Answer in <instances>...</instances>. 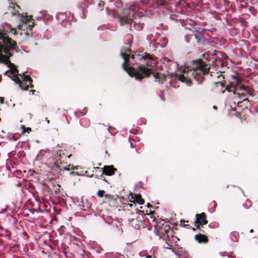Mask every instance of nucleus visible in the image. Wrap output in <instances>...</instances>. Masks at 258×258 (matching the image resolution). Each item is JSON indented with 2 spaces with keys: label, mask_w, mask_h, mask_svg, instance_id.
Here are the masks:
<instances>
[{
  "label": "nucleus",
  "mask_w": 258,
  "mask_h": 258,
  "mask_svg": "<svg viewBox=\"0 0 258 258\" xmlns=\"http://www.w3.org/2000/svg\"><path fill=\"white\" fill-rule=\"evenodd\" d=\"M120 54L124 59L122 67L130 76L135 77L136 80L140 81L144 77L149 76L151 69L148 67L152 66V60L149 54H146L144 56L137 54L131 55V50L128 48H122Z\"/></svg>",
  "instance_id": "f257e3e1"
},
{
  "label": "nucleus",
  "mask_w": 258,
  "mask_h": 258,
  "mask_svg": "<svg viewBox=\"0 0 258 258\" xmlns=\"http://www.w3.org/2000/svg\"><path fill=\"white\" fill-rule=\"evenodd\" d=\"M11 55L7 48H4L0 44V61L4 62L10 68V70L6 71L5 75L9 77L12 78V80L16 83L19 84L20 87L23 90H26L29 87H33L32 80L29 76H23V82L18 77V71L14 63L9 60Z\"/></svg>",
  "instance_id": "f03ea898"
},
{
  "label": "nucleus",
  "mask_w": 258,
  "mask_h": 258,
  "mask_svg": "<svg viewBox=\"0 0 258 258\" xmlns=\"http://www.w3.org/2000/svg\"><path fill=\"white\" fill-rule=\"evenodd\" d=\"M209 67L207 64H204L199 62L198 67L196 69L191 70L185 67L179 71L180 73L176 74V78L182 83H185L187 85H191V78L194 77L199 84L202 82L204 80V75L208 74Z\"/></svg>",
  "instance_id": "7ed1b4c3"
},
{
  "label": "nucleus",
  "mask_w": 258,
  "mask_h": 258,
  "mask_svg": "<svg viewBox=\"0 0 258 258\" xmlns=\"http://www.w3.org/2000/svg\"><path fill=\"white\" fill-rule=\"evenodd\" d=\"M140 9L139 5L134 4L125 9L119 15L118 20L122 26L126 25L130 30H132V25L135 29L141 31L143 28V24L136 19V13Z\"/></svg>",
  "instance_id": "20e7f679"
},
{
  "label": "nucleus",
  "mask_w": 258,
  "mask_h": 258,
  "mask_svg": "<svg viewBox=\"0 0 258 258\" xmlns=\"http://www.w3.org/2000/svg\"><path fill=\"white\" fill-rule=\"evenodd\" d=\"M11 3L12 5L9 7V13L12 14L13 16L18 15L21 21L17 28L20 30H25L29 28L30 30H31L33 23L30 21V18L28 16L20 14L18 11V10L20 9L19 6L15 4H13L12 2Z\"/></svg>",
  "instance_id": "39448f33"
},
{
  "label": "nucleus",
  "mask_w": 258,
  "mask_h": 258,
  "mask_svg": "<svg viewBox=\"0 0 258 258\" xmlns=\"http://www.w3.org/2000/svg\"><path fill=\"white\" fill-rule=\"evenodd\" d=\"M10 32H12L15 35L16 33V29L12 28L11 25L8 23H3L0 27V40L3 41L4 45L1 43L0 44L2 47L7 48L9 50L10 48L14 49L16 45L14 40L6 36L7 33Z\"/></svg>",
  "instance_id": "423d86ee"
},
{
  "label": "nucleus",
  "mask_w": 258,
  "mask_h": 258,
  "mask_svg": "<svg viewBox=\"0 0 258 258\" xmlns=\"http://www.w3.org/2000/svg\"><path fill=\"white\" fill-rule=\"evenodd\" d=\"M155 229L156 234L160 236V239H162L165 242V244L163 245L164 248L170 249L172 246V242L169 235V233L171 232L169 225L167 223L160 222L157 224Z\"/></svg>",
  "instance_id": "0eeeda50"
},
{
  "label": "nucleus",
  "mask_w": 258,
  "mask_h": 258,
  "mask_svg": "<svg viewBox=\"0 0 258 258\" xmlns=\"http://www.w3.org/2000/svg\"><path fill=\"white\" fill-rule=\"evenodd\" d=\"M52 154V157L49 160H52V161H51L52 164H54L55 166L59 167V164L61 162V159L62 158L60 153L58 154L57 151L54 150Z\"/></svg>",
  "instance_id": "6e6552de"
},
{
  "label": "nucleus",
  "mask_w": 258,
  "mask_h": 258,
  "mask_svg": "<svg viewBox=\"0 0 258 258\" xmlns=\"http://www.w3.org/2000/svg\"><path fill=\"white\" fill-rule=\"evenodd\" d=\"M196 217L195 223L197 228H199L200 226L206 225L207 223V221L206 219V215L204 213L197 214Z\"/></svg>",
  "instance_id": "1a4fd4ad"
},
{
  "label": "nucleus",
  "mask_w": 258,
  "mask_h": 258,
  "mask_svg": "<svg viewBox=\"0 0 258 258\" xmlns=\"http://www.w3.org/2000/svg\"><path fill=\"white\" fill-rule=\"evenodd\" d=\"M155 44H158L161 47H164L167 44V38L160 34H156L155 38H154Z\"/></svg>",
  "instance_id": "9d476101"
},
{
  "label": "nucleus",
  "mask_w": 258,
  "mask_h": 258,
  "mask_svg": "<svg viewBox=\"0 0 258 258\" xmlns=\"http://www.w3.org/2000/svg\"><path fill=\"white\" fill-rule=\"evenodd\" d=\"M132 202H136L139 205H143L144 203V201L142 199L141 195L139 194H131Z\"/></svg>",
  "instance_id": "9b49d317"
},
{
  "label": "nucleus",
  "mask_w": 258,
  "mask_h": 258,
  "mask_svg": "<svg viewBox=\"0 0 258 258\" xmlns=\"http://www.w3.org/2000/svg\"><path fill=\"white\" fill-rule=\"evenodd\" d=\"M116 169L112 166H105L103 168V173L106 175H112Z\"/></svg>",
  "instance_id": "f8f14e48"
},
{
  "label": "nucleus",
  "mask_w": 258,
  "mask_h": 258,
  "mask_svg": "<svg viewBox=\"0 0 258 258\" xmlns=\"http://www.w3.org/2000/svg\"><path fill=\"white\" fill-rule=\"evenodd\" d=\"M81 204L79 205L80 209L82 210L86 211L88 210L91 207V204L88 203L86 200L85 201L82 200L81 202Z\"/></svg>",
  "instance_id": "ddd939ff"
},
{
  "label": "nucleus",
  "mask_w": 258,
  "mask_h": 258,
  "mask_svg": "<svg viewBox=\"0 0 258 258\" xmlns=\"http://www.w3.org/2000/svg\"><path fill=\"white\" fill-rule=\"evenodd\" d=\"M195 239L199 243H206L208 242L207 237L205 235L201 234H197L195 236Z\"/></svg>",
  "instance_id": "4468645a"
},
{
  "label": "nucleus",
  "mask_w": 258,
  "mask_h": 258,
  "mask_svg": "<svg viewBox=\"0 0 258 258\" xmlns=\"http://www.w3.org/2000/svg\"><path fill=\"white\" fill-rule=\"evenodd\" d=\"M155 78V81L158 82L160 83H163L165 80V76L160 73H156L153 75Z\"/></svg>",
  "instance_id": "2eb2a0df"
},
{
  "label": "nucleus",
  "mask_w": 258,
  "mask_h": 258,
  "mask_svg": "<svg viewBox=\"0 0 258 258\" xmlns=\"http://www.w3.org/2000/svg\"><path fill=\"white\" fill-rule=\"evenodd\" d=\"M194 36L197 40V43L199 44L203 38V35L201 33V32H198L197 33H195L194 34Z\"/></svg>",
  "instance_id": "dca6fc26"
},
{
  "label": "nucleus",
  "mask_w": 258,
  "mask_h": 258,
  "mask_svg": "<svg viewBox=\"0 0 258 258\" xmlns=\"http://www.w3.org/2000/svg\"><path fill=\"white\" fill-rule=\"evenodd\" d=\"M230 239L233 241H237L238 238V234L232 232L230 235Z\"/></svg>",
  "instance_id": "f3484780"
},
{
  "label": "nucleus",
  "mask_w": 258,
  "mask_h": 258,
  "mask_svg": "<svg viewBox=\"0 0 258 258\" xmlns=\"http://www.w3.org/2000/svg\"><path fill=\"white\" fill-rule=\"evenodd\" d=\"M239 90H244V91H247V93L249 95H251L252 96V94L250 93V91L249 90H247V89L246 87L244 85H242V86H240L239 88Z\"/></svg>",
  "instance_id": "a211bd4d"
},
{
  "label": "nucleus",
  "mask_w": 258,
  "mask_h": 258,
  "mask_svg": "<svg viewBox=\"0 0 258 258\" xmlns=\"http://www.w3.org/2000/svg\"><path fill=\"white\" fill-rule=\"evenodd\" d=\"M153 36H154L153 34H149L147 36V39L148 40H150L151 41H152V43H153V44L154 45L155 40H154V38H153Z\"/></svg>",
  "instance_id": "6ab92c4d"
},
{
  "label": "nucleus",
  "mask_w": 258,
  "mask_h": 258,
  "mask_svg": "<svg viewBox=\"0 0 258 258\" xmlns=\"http://www.w3.org/2000/svg\"><path fill=\"white\" fill-rule=\"evenodd\" d=\"M104 190H99L97 192V195L99 197H102L104 196Z\"/></svg>",
  "instance_id": "aec40b11"
},
{
  "label": "nucleus",
  "mask_w": 258,
  "mask_h": 258,
  "mask_svg": "<svg viewBox=\"0 0 258 258\" xmlns=\"http://www.w3.org/2000/svg\"><path fill=\"white\" fill-rule=\"evenodd\" d=\"M192 37V35H185V41L188 43L189 42V40H190V39L191 38V37Z\"/></svg>",
  "instance_id": "412c9836"
},
{
  "label": "nucleus",
  "mask_w": 258,
  "mask_h": 258,
  "mask_svg": "<svg viewBox=\"0 0 258 258\" xmlns=\"http://www.w3.org/2000/svg\"><path fill=\"white\" fill-rule=\"evenodd\" d=\"M233 93H234V94H236L237 95H238V96L239 97H240V98H241V97H244V96H245V95L244 94L236 93L235 92V91H233Z\"/></svg>",
  "instance_id": "4be33fe9"
},
{
  "label": "nucleus",
  "mask_w": 258,
  "mask_h": 258,
  "mask_svg": "<svg viewBox=\"0 0 258 258\" xmlns=\"http://www.w3.org/2000/svg\"><path fill=\"white\" fill-rule=\"evenodd\" d=\"M98 7L100 8V10H102V6L103 5V2H101L100 1L98 4Z\"/></svg>",
  "instance_id": "5701e85b"
},
{
  "label": "nucleus",
  "mask_w": 258,
  "mask_h": 258,
  "mask_svg": "<svg viewBox=\"0 0 258 258\" xmlns=\"http://www.w3.org/2000/svg\"><path fill=\"white\" fill-rule=\"evenodd\" d=\"M235 79L236 80L237 85H239L240 84V80H239V79H238L236 77H235Z\"/></svg>",
  "instance_id": "b1692460"
},
{
  "label": "nucleus",
  "mask_w": 258,
  "mask_h": 258,
  "mask_svg": "<svg viewBox=\"0 0 258 258\" xmlns=\"http://www.w3.org/2000/svg\"><path fill=\"white\" fill-rule=\"evenodd\" d=\"M216 84L218 85V84L220 85L221 86L223 87L224 86V84L222 82H219L218 83H216Z\"/></svg>",
  "instance_id": "393cba45"
},
{
  "label": "nucleus",
  "mask_w": 258,
  "mask_h": 258,
  "mask_svg": "<svg viewBox=\"0 0 258 258\" xmlns=\"http://www.w3.org/2000/svg\"><path fill=\"white\" fill-rule=\"evenodd\" d=\"M46 12L45 11H41L40 12V13L42 15V16H45Z\"/></svg>",
  "instance_id": "a878e982"
},
{
  "label": "nucleus",
  "mask_w": 258,
  "mask_h": 258,
  "mask_svg": "<svg viewBox=\"0 0 258 258\" xmlns=\"http://www.w3.org/2000/svg\"><path fill=\"white\" fill-rule=\"evenodd\" d=\"M31 131V128L30 127H28L27 128L26 130L25 129V130L23 131V132H29V131Z\"/></svg>",
  "instance_id": "bb28decb"
},
{
  "label": "nucleus",
  "mask_w": 258,
  "mask_h": 258,
  "mask_svg": "<svg viewBox=\"0 0 258 258\" xmlns=\"http://www.w3.org/2000/svg\"><path fill=\"white\" fill-rule=\"evenodd\" d=\"M254 110L256 112H258V105L254 107Z\"/></svg>",
  "instance_id": "cd10ccee"
},
{
  "label": "nucleus",
  "mask_w": 258,
  "mask_h": 258,
  "mask_svg": "<svg viewBox=\"0 0 258 258\" xmlns=\"http://www.w3.org/2000/svg\"><path fill=\"white\" fill-rule=\"evenodd\" d=\"M180 222H181V223H183V224H184V223H185V222L187 223V222H188V221H184V220H180Z\"/></svg>",
  "instance_id": "c85d7f7f"
},
{
  "label": "nucleus",
  "mask_w": 258,
  "mask_h": 258,
  "mask_svg": "<svg viewBox=\"0 0 258 258\" xmlns=\"http://www.w3.org/2000/svg\"><path fill=\"white\" fill-rule=\"evenodd\" d=\"M225 90H227L228 92H231V90L229 89V87L228 86L226 87Z\"/></svg>",
  "instance_id": "c756f323"
},
{
  "label": "nucleus",
  "mask_w": 258,
  "mask_h": 258,
  "mask_svg": "<svg viewBox=\"0 0 258 258\" xmlns=\"http://www.w3.org/2000/svg\"><path fill=\"white\" fill-rule=\"evenodd\" d=\"M147 206L148 208H150V207H152V205L150 203H148L147 205Z\"/></svg>",
  "instance_id": "7c9ffc66"
},
{
  "label": "nucleus",
  "mask_w": 258,
  "mask_h": 258,
  "mask_svg": "<svg viewBox=\"0 0 258 258\" xmlns=\"http://www.w3.org/2000/svg\"><path fill=\"white\" fill-rule=\"evenodd\" d=\"M158 3H159V5H164V3L163 2H159Z\"/></svg>",
  "instance_id": "2f4dec72"
},
{
  "label": "nucleus",
  "mask_w": 258,
  "mask_h": 258,
  "mask_svg": "<svg viewBox=\"0 0 258 258\" xmlns=\"http://www.w3.org/2000/svg\"><path fill=\"white\" fill-rule=\"evenodd\" d=\"M45 120L47 122V123H49V120L47 118H45Z\"/></svg>",
  "instance_id": "473e14b6"
},
{
  "label": "nucleus",
  "mask_w": 258,
  "mask_h": 258,
  "mask_svg": "<svg viewBox=\"0 0 258 258\" xmlns=\"http://www.w3.org/2000/svg\"><path fill=\"white\" fill-rule=\"evenodd\" d=\"M243 100L244 101H248V102L249 101L248 99H247V98L243 99Z\"/></svg>",
  "instance_id": "72a5a7b5"
},
{
  "label": "nucleus",
  "mask_w": 258,
  "mask_h": 258,
  "mask_svg": "<svg viewBox=\"0 0 258 258\" xmlns=\"http://www.w3.org/2000/svg\"><path fill=\"white\" fill-rule=\"evenodd\" d=\"M31 92H32V94H34V92H35V90H31Z\"/></svg>",
  "instance_id": "f704fd0d"
},
{
  "label": "nucleus",
  "mask_w": 258,
  "mask_h": 258,
  "mask_svg": "<svg viewBox=\"0 0 258 258\" xmlns=\"http://www.w3.org/2000/svg\"><path fill=\"white\" fill-rule=\"evenodd\" d=\"M134 222H135V220L134 219H133L132 221H131L132 224H133Z\"/></svg>",
  "instance_id": "c9c22d12"
},
{
  "label": "nucleus",
  "mask_w": 258,
  "mask_h": 258,
  "mask_svg": "<svg viewBox=\"0 0 258 258\" xmlns=\"http://www.w3.org/2000/svg\"><path fill=\"white\" fill-rule=\"evenodd\" d=\"M216 108H217V107H216V106H213V108H214V109H216Z\"/></svg>",
  "instance_id": "e433bc0d"
},
{
  "label": "nucleus",
  "mask_w": 258,
  "mask_h": 258,
  "mask_svg": "<svg viewBox=\"0 0 258 258\" xmlns=\"http://www.w3.org/2000/svg\"><path fill=\"white\" fill-rule=\"evenodd\" d=\"M130 133H134V131H130Z\"/></svg>",
  "instance_id": "4c0bfd02"
},
{
  "label": "nucleus",
  "mask_w": 258,
  "mask_h": 258,
  "mask_svg": "<svg viewBox=\"0 0 258 258\" xmlns=\"http://www.w3.org/2000/svg\"><path fill=\"white\" fill-rule=\"evenodd\" d=\"M135 228H139V227L135 226Z\"/></svg>",
  "instance_id": "58836bf2"
},
{
  "label": "nucleus",
  "mask_w": 258,
  "mask_h": 258,
  "mask_svg": "<svg viewBox=\"0 0 258 258\" xmlns=\"http://www.w3.org/2000/svg\"><path fill=\"white\" fill-rule=\"evenodd\" d=\"M1 81H2V78H1V77H0V82H1Z\"/></svg>",
  "instance_id": "ea45409f"
},
{
  "label": "nucleus",
  "mask_w": 258,
  "mask_h": 258,
  "mask_svg": "<svg viewBox=\"0 0 258 258\" xmlns=\"http://www.w3.org/2000/svg\"><path fill=\"white\" fill-rule=\"evenodd\" d=\"M9 2H10V1H11V0H9Z\"/></svg>",
  "instance_id": "a19ab883"
}]
</instances>
